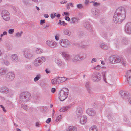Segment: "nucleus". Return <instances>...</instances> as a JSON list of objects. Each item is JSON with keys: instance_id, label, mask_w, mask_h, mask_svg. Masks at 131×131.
I'll return each mask as SVG.
<instances>
[{"instance_id": "f257e3e1", "label": "nucleus", "mask_w": 131, "mask_h": 131, "mask_svg": "<svg viewBox=\"0 0 131 131\" xmlns=\"http://www.w3.org/2000/svg\"><path fill=\"white\" fill-rule=\"evenodd\" d=\"M126 12L124 9L119 8L116 10L113 16V20L115 23H120L125 18Z\"/></svg>"}, {"instance_id": "f03ea898", "label": "nucleus", "mask_w": 131, "mask_h": 131, "mask_svg": "<svg viewBox=\"0 0 131 131\" xmlns=\"http://www.w3.org/2000/svg\"><path fill=\"white\" fill-rule=\"evenodd\" d=\"M69 90L66 88H63L60 91L58 97L61 101H63L68 97L69 94Z\"/></svg>"}, {"instance_id": "7ed1b4c3", "label": "nucleus", "mask_w": 131, "mask_h": 131, "mask_svg": "<svg viewBox=\"0 0 131 131\" xmlns=\"http://www.w3.org/2000/svg\"><path fill=\"white\" fill-rule=\"evenodd\" d=\"M31 97L30 93L28 92H23L21 93L19 96L20 101L23 102H26L29 101Z\"/></svg>"}, {"instance_id": "20e7f679", "label": "nucleus", "mask_w": 131, "mask_h": 131, "mask_svg": "<svg viewBox=\"0 0 131 131\" xmlns=\"http://www.w3.org/2000/svg\"><path fill=\"white\" fill-rule=\"evenodd\" d=\"M22 52L24 56L26 59H30L34 56L32 51L29 48H26L24 49Z\"/></svg>"}, {"instance_id": "39448f33", "label": "nucleus", "mask_w": 131, "mask_h": 131, "mask_svg": "<svg viewBox=\"0 0 131 131\" xmlns=\"http://www.w3.org/2000/svg\"><path fill=\"white\" fill-rule=\"evenodd\" d=\"M46 60V57L42 56L38 57L34 60L33 64L35 67H38L41 65Z\"/></svg>"}, {"instance_id": "423d86ee", "label": "nucleus", "mask_w": 131, "mask_h": 131, "mask_svg": "<svg viewBox=\"0 0 131 131\" xmlns=\"http://www.w3.org/2000/svg\"><path fill=\"white\" fill-rule=\"evenodd\" d=\"M115 44L116 45L120 46L128 44V39L126 38H123L120 41L118 39H116L114 40Z\"/></svg>"}, {"instance_id": "0eeeda50", "label": "nucleus", "mask_w": 131, "mask_h": 131, "mask_svg": "<svg viewBox=\"0 0 131 131\" xmlns=\"http://www.w3.org/2000/svg\"><path fill=\"white\" fill-rule=\"evenodd\" d=\"M109 59L110 62L113 64L119 63L122 61L121 58L114 55L110 56L109 58Z\"/></svg>"}, {"instance_id": "6e6552de", "label": "nucleus", "mask_w": 131, "mask_h": 131, "mask_svg": "<svg viewBox=\"0 0 131 131\" xmlns=\"http://www.w3.org/2000/svg\"><path fill=\"white\" fill-rule=\"evenodd\" d=\"M91 78L93 81L98 82L101 79V74L99 72H94L92 75Z\"/></svg>"}, {"instance_id": "1a4fd4ad", "label": "nucleus", "mask_w": 131, "mask_h": 131, "mask_svg": "<svg viewBox=\"0 0 131 131\" xmlns=\"http://www.w3.org/2000/svg\"><path fill=\"white\" fill-rule=\"evenodd\" d=\"M59 43L60 46L63 48H67L70 45V42L67 39H61L59 41Z\"/></svg>"}, {"instance_id": "9d476101", "label": "nucleus", "mask_w": 131, "mask_h": 131, "mask_svg": "<svg viewBox=\"0 0 131 131\" xmlns=\"http://www.w3.org/2000/svg\"><path fill=\"white\" fill-rule=\"evenodd\" d=\"M1 14L2 17L5 21H8L9 20L10 15L8 11L6 10H4L2 11Z\"/></svg>"}, {"instance_id": "9b49d317", "label": "nucleus", "mask_w": 131, "mask_h": 131, "mask_svg": "<svg viewBox=\"0 0 131 131\" xmlns=\"http://www.w3.org/2000/svg\"><path fill=\"white\" fill-rule=\"evenodd\" d=\"M71 60L73 63H76L83 59V57L79 54H76L72 55Z\"/></svg>"}, {"instance_id": "f8f14e48", "label": "nucleus", "mask_w": 131, "mask_h": 131, "mask_svg": "<svg viewBox=\"0 0 131 131\" xmlns=\"http://www.w3.org/2000/svg\"><path fill=\"white\" fill-rule=\"evenodd\" d=\"M60 54L62 56L64 59L67 61H70L72 59V55H70L66 52L62 51L60 52Z\"/></svg>"}, {"instance_id": "ddd939ff", "label": "nucleus", "mask_w": 131, "mask_h": 131, "mask_svg": "<svg viewBox=\"0 0 131 131\" xmlns=\"http://www.w3.org/2000/svg\"><path fill=\"white\" fill-rule=\"evenodd\" d=\"M46 43L50 47L52 48L56 47L57 46V43L52 40H48L46 41Z\"/></svg>"}, {"instance_id": "4468645a", "label": "nucleus", "mask_w": 131, "mask_h": 131, "mask_svg": "<svg viewBox=\"0 0 131 131\" xmlns=\"http://www.w3.org/2000/svg\"><path fill=\"white\" fill-rule=\"evenodd\" d=\"M6 77L8 81H11L13 80L15 77L14 73L9 72L6 75Z\"/></svg>"}, {"instance_id": "2eb2a0df", "label": "nucleus", "mask_w": 131, "mask_h": 131, "mask_svg": "<svg viewBox=\"0 0 131 131\" xmlns=\"http://www.w3.org/2000/svg\"><path fill=\"white\" fill-rule=\"evenodd\" d=\"M125 32L128 34H131V22L127 23L125 26Z\"/></svg>"}, {"instance_id": "dca6fc26", "label": "nucleus", "mask_w": 131, "mask_h": 131, "mask_svg": "<svg viewBox=\"0 0 131 131\" xmlns=\"http://www.w3.org/2000/svg\"><path fill=\"white\" fill-rule=\"evenodd\" d=\"M10 92V90L7 86H3L0 87V93L2 94H8Z\"/></svg>"}, {"instance_id": "f3484780", "label": "nucleus", "mask_w": 131, "mask_h": 131, "mask_svg": "<svg viewBox=\"0 0 131 131\" xmlns=\"http://www.w3.org/2000/svg\"><path fill=\"white\" fill-rule=\"evenodd\" d=\"M83 111L82 108L79 106L77 107L75 111V115L77 118L80 117L82 114Z\"/></svg>"}, {"instance_id": "a211bd4d", "label": "nucleus", "mask_w": 131, "mask_h": 131, "mask_svg": "<svg viewBox=\"0 0 131 131\" xmlns=\"http://www.w3.org/2000/svg\"><path fill=\"white\" fill-rule=\"evenodd\" d=\"M84 26L86 28L87 30L90 32H91L93 30L92 26L88 22H85L83 24Z\"/></svg>"}, {"instance_id": "6ab92c4d", "label": "nucleus", "mask_w": 131, "mask_h": 131, "mask_svg": "<svg viewBox=\"0 0 131 131\" xmlns=\"http://www.w3.org/2000/svg\"><path fill=\"white\" fill-rule=\"evenodd\" d=\"M84 26L86 28L87 30L90 32H91L93 30L92 26L88 22H85L83 24Z\"/></svg>"}, {"instance_id": "aec40b11", "label": "nucleus", "mask_w": 131, "mask_h": 131, "mask_svg": "<svg viewBox=\"0 0 131 131\" xmlns=\"http://www.w3.org/2000/svg\"><path fill=\"white\" fill-rule=\"evenodd\" d=\"M125 77H126L127 81L131 86V70L127 72Z\"/></svg>"}, {"instance_id": "412c9836", "label": "nucleus", "mask_w": 131, "mask_h": 131, "mask_svg": "<svg viewBox=\"0 0 131 131\" xmlns=\"http://www.w3.org/2000/svg\"><path fill=\"white\" fill-rule=\"evenodd\" d=\"M91 13L94 16L97 17L99 15L100 10L96 8H93L91 9Z\"/></svg>"}, {"instance_id": "4be33fe9", "label": "nucleus", "mask_w": 131, "mask_h": 131, "mask_svg": "<svg viewBox=\"0 0 131 131\" xmlns=\"http://www.w3.org/2000/svg\"><path fill=\"white\" fill-rule=\"evenodd\" d=\"M86 113L90 116H93L95 115L96 112L93 109L89 108L86 110Z\"/></svg>"}, {"instance_id": "5701e85b", "label": "nucleus", "mask_w": 131, "mask_h": 131, "mask_svg": "<svg viewBox=\"0 0 131 131\" xmlns=\"http://www.w3.org/2000/svg\"><path fill=\"white\" fill-rule=\"evenodd\" d=\"M10 58L12 61L15 63H17L19 61L18 57L16 54H12L10 56Z\"/></svg>"}, {"instance_id": "b1692460", "label": "nucleus", "mask_w": 131, "mask_h": 131, "mask_svg": "<svg viewBox=\"0 0 131 131\" xmlns=\"http://www.w3.org/2000/svg\"><path fill=\"white\" fill-rule=\"evenodd\" d=\"M8 72L7 68L5 67H1L0 68V74L4 75Z\"/></svg>"}, {"instance_id": "393cba45", "label": "nucleus", "mask_w": 131, "mask_h": 131, "mask_svg": "<svg viewBox=\"0 0 131 131\" xmlns=\"http://www.w3.org/2000/svg\"><path fill=\"white\" fill-rule=\"evenodd\" d=\"M87 121V118L86 116H82L80 119V122L82 124H84Z\"/></svg>"}, {"instance_id": "a878e982", "label": "nucleus", "mask_w": 131, "mask_h": 131, "mask_svg": "<svg viewBox=\"0 0 131 131\" xmlns=\"http://www.w3.org/2000/svg\"><path fill=\"white\" fill-rule=\"evenodd\" d=\"M55 63L59 67L63 65V63L61 60L59 58H56L55 60Z\"/></svg>"}, {"instance_id": "bb28decb", "label": "nucleus", "mask_w": 131, "mask_h": 131, "mask_svg": "<svg viewBox=\"0 0 131 131\" xmlns=\"http://www.w3.org/2000/svg\"><path fill=\"white\" fill-rule=\"evenodd\" d=\"M128 92L127 91L121 90L120 92V94L122 98H124L127 96Z\"/></svg>"}, {"instance_id": "cd10ccee", "label": "nucleus", "mask_w": 131, "mask_h": 131, "mask_svg": "<svg viewBox=\"0 0 131 131\" xmlns=\"http://www.w3.org/2000/svg\"><path fill=\"white\" fill-rule=\"evenodd\" d=\"M79 19V18L73 17L71 19L70 23H71L76 24L78 23Z\"/></svg>"}, {"instance_id": "c85d7f7f", "label": "nucleus", "mask_w": 131, "mask_h": 131, "mask_svg": "<svg viewBox=\"0 0 131 131\" xmlns=\"http://www.w3.org/2000/svg\"><path fill=\"white\" fill-rule=\"evenodd\" d=\"M35 52L36 54H40L43 52V50L41 48H38L36 49Z\"/></svg>"}, {"instance_id": "c756f323", "label": "nucleus", "mask_w": 131, "mask_h": 131, "mask_svg": "<svg viewBox=\"0 0 131 131\" xmlns=\"http://www.w3.org/2000/svg\"><path fill=\"white\" fill-rule=\"evenodd\" d=\"M77 127L74 126H71L67 129V131H77Z\"/></svg>"}, {"instance_id": "7c9ffc66", "label": "nucleus", "mask_w": 131, "mask_h": 131, "mask_svg": "<svg viewBox=\"0 0 131 131\" xmlns=\"http://www.w3.org/2000/svg\"><path fill=\"white\" fill-rule=\"evenodd\" d=\"M64 34L68 36H70L71 34V31L68 29H65L63 30Z\"/></svg>"}, {"instance_id": "2f4dec72", "label": "nucleus", "mask_w": 131, "mask_h": 131, "mask_svg": "<svg viewBox=\"0 0 131 131\" xmlns=\"http://www.w3.org/2000/svg\"><path fill=\"white\" fill-rule=\"evenodd\" d=\"M100 46L102 48L105 50H107L109 48V46L105 43H101Z\"/></svg>"}, {"instance_id": "473e14b6", "label": "nucleus", "mask_w": 131, "mask_h": 131, "mask_svg": "<svg viewBox=\"0 0 131 131\" xmlns=\"http://www.w3.org/2000/svg\"><path fill=\"white\" fill-rule=\"evenodd\" d=\"M70 108V106H67L60 108L59 111L61 112H64L68 111Z\"/></svg>"}, {"instance_id": "72a5a7b5", "label": "nucleus", "mask_w": 131, "mask_h": 131, "mask_svg": "<svg viewBox=\"0 0 131 131\" xmlns=\"http://www.w3.org/2000/svg\"><path fill=\"white\" fill-rule=\"evenodd\" d=\"M29 0H22L23 4L27 6H29L31 5V4L29 2Z\"/></svg>"}, {"instance_id": "f704fd0d", "label": "nucleus", "mask_w": 131, "mask_h": 131, "mask_svg": "<svg viewBox=\"0 0 131 131\" xmlns=\"http://www.w3.org/2000/svg\"><path fill=\"white\" fill-rule=\"evenodd\" d=\"M41 78V75L40 74L37 75L34 79V82H36L39 79Z\"/></svg>"}, {"instance_id": "c9c22d12", "label": "nucleus", "mask_w": 131, "mask_h": 131, "mask_svg": "<svg viewBox=\"0 0 131 131\" xmlns=\"http://www.w3.org/2000/svg\"><path fill=\"white\" fill-rule=\"evenodd\" d=\"M101 35L103 37L105 38H107V37L108 36H107V33L105 32H102L101 33Z\"/></svg>"}, {"instance_id": "e433bc0d", "label": "nucleus", "mask_w": 131, "mask_h": 131, "mask_svg": "<svg viewBox=\"0 0 131 131\" xmlns=\"http://www.w3.org/2000/svg\"><path fill=\"white\" fill-rule=\"evenodd\" d=\"M90 131H97V128L96 126H92L91 128L90 129Z\"/></svg>"}, {"instance_id": "4c0bfd02", "label": "nucleus", "mask_w": 131, "mask_h": 131, "mask_svg": "<svg viewBox=\"0 0 131 131\" xmlns=\"http://www.w3.org/2000/svg\"><path fill=\"white\" fill-rule=\"evenodd\" d=\"M23 33V32L21 31L20 32H17L16 33L15 35V36L16 37H20L21 36L22 34Z\"/></svg>"}, {"instance_id": "58836bf2", "label": "nucleus", "mask_w": 131, "mask_h": 131, "mask_svg": "<svg viewBox=\"0 0 131 131\" xmlns=\"http://www.w3.org/2000/svg\"><path fill=\"white\" fill-rule=\"evenodd\" d=\"M21 108L26 110H27L28 109V107L27 105L24 104H22L21 106Z\"/></svg>"}, {"instance_id": "ea45409f", "label": "nucleus", "mask_w": 131, "mask_h": 131, "mask_svg": "<svg viewBox=\"0 0 131 131\" xmlns=\"http://www.w3.org/2000/svg\"><path fill=\"white\" fill-rule=\"evenodd\" d=\"M77 7L79 9L84 8V7L81 4H78L77 5Z\"/></svg>"}, {"instance_id": "a19ab883", "label": "nucleus", "mask_w": 131, "mask_h": 131, "mask_svg": "<svg viewBox=\"0 0 131 131\" xmlns=\"http://www.w3.org/2000/svg\"><path fill=\"white\" fill-rule=\"evenodd\" d=\"M102 68L99 65H98L97 66H96L93 69H95L96 70H99L101 69Z\"/></svg>"}, {"instance_id": "79ce46f5", "label": "nucleus", "mask_w": 131, "mask_h": 131, "mask_svg": "<svg viewBox=\"0 0 131 131\" xmlns=\"http://www.w3.org/2000/svg\"><path fill=\"white\" fill-rule=\"evenodd\" d=\"M3 62L4 64L6 66H8L10 64L8 60H4Z\"/></svg>"}, {"instance_id": "37998d69", "label": "nucleus", "mask_w": 131, "mask_h": 131, "mask_svg": "<svg viewBox=\"0 0 131 131\" xmlns=\"http://www.w3.org/2000/svg\"><path fill=\"white\" fill-rule=\"evenodd\" d=\"M85 86L87 88L88 91L89 90V82H86L85 84Z\"/></svg>"}, {"instance_id": "c03bdc74", "label": "nucleus", "mask_w": 131, "mask_h": 131, "mask_svg": "<svg viewBox=\"0 0 131 131\" xmlns=\"http://www.w3.org/2000/svg\"><path fill=\"white\" fill-rule=\"evenodd\" d=\"M56 15V14L55 13H53L51 14V17L52 19L54 18Z\"/></svg>"}, {"instance_id": "a18cd8bd", "label": "nucleus", "mask_w": 131, "mask_h": 131, "mask_svg": "<svg viewBox=\"0 0 131 131\" xmlns=\"http://www.w3.org/2000/svg\"><path fill=\"white\" fill-rule=\"evenodd\" d=\"M61 119V115H59L56 118V121L58 122L60 121Z\"/></svg>"}, {"instance_id": "49530a36", "label": "nucleus", "mask_w": 131, "mask_h": 131, "mask_svg": "<svg viewBox=\"0 0 131 131\" xmlns=\"http://www.w3.org/2000/svg\"><path fill=\"white\" fill-rule=\"evenodd\" d=\"M56 78H54L53 79H52L51 80V82L52 83V84H53L54 85L55 84H57V82L56 81Z\"/></svg>"}, {"instance_id": "de8ad7c7", "label": "nucleus", "mask_w": 131, "mask_h": 131, "mask_svg": "<svg viewBox=\"0 0 131 131\" xmlns=\"http://www.w3.org/2000/svg\"><path fill=\"white\" fill-rule=\"evenodd\" d=\"M14 32V29H9L8 31V33L10 34H13Z\"/></svg>"}, {"instance_id": "09e8293b", "label": "nucleus", "mask_w": 131, "mask_h": 131, "mask_svg": "<svg viewBox=\"0 0 131 131\" xmlns=\"http://www.w3.org/2000/svg\"><path fill=\"white\" fill-rule=\"evenodd\" d=\"M60 36V35L58 34H57L55 36V39L57 41L59 39V38Z\"/></svg>"}, {"instance_id": "8fccbe9b", "label": "nucleus", "mask_w": 131, "mask_h": 131, "mask_svg": "<svg viewBox=\"0 0 131 131\" xmlns=\"http://www.w3.org/2000/svg\"><path fill=\"white\" fill-rule=\"evenodd\" d=\"M0 107L2 109V110L4 112H6V110L5 109L3 105H0Z\"/></svg>"}, {"instance_id": "3c124183", "label": "nucleus", "mask_w": 131, "mask_h": 131, "mask_svg": "<svg viewBox=\"0 0 131 131\" xmlns=\"http://www.w3.org/2000/svg\"><path fill=\"white\" fill-rule=\"evenodd\" d=\"M100 4L97 2H94V3L93 4V5L94 6H97L100 5Z\"/></svg>"}, {"instance_id": "603ef678", "label": "nucleus", "mask_w": 131, "mask_h": 131, "mask_svg": "<svg viewBox=\"0 0 131 131\" xmlns=\"http://www.w3.org/2000/svg\"><path fill=\"white\" fill-rule=\"evenodd\" d=\"M56 81L57 84H58L59 83H61L60 81V80H59V77L56 78Z\"/></svg>"}, {"instance_id": "864d4df0", "label": "nucleus", "mask_w": 131, "mask_h": 131, "mask_svg": "<svg viewBox=\"0 0 131 131\" xmlns=\"http://www.w3.org/2000/svg\"><path fill=\"white\" fill-rule=\"evenodd\" d=\"M96 61H97V59L96 58H93L92 59L91 61V63H93L95 62H96Z\"/></svg>"}, {"instance_id": "5fc2aeb1", "label": "nucleus", "mask_w": 131, "mask_h": 131, "mask_svg": "<svg viewBox=\"0 0 131 131\" xmlns=\"http://www.w3.org/2000/svg\"><path fill=\"white\" fill-rule=\"evenodd\" d=\"M7 34V32L6 31H4L3 33L0 36L1 37H2L3 35H6Z\"/></svg>"}, {"instance_id": "6e6d98bb", "label": "nucleus", "mask_w": 131, "mask_h": 131, "mask_svg": "<svg viewBox=\"0 0 131 131\" xmlns=\"http://www.w3.org/2000/svg\"><path fill=\"white\" fill-rule=\"evenodd\" d=\"M51 121V118H48L46 121V122L47 124H49Z\"/></svg>"}, {"instance_id": "4d7b16f0", "label": "nucleus", "mask_w": 131, "mask_h": 131, "mask_svg": "<svg viewBox=\"0 0 131 131\" xmlns=\"http://www.w3.org/2000/svg\"><path fill=\"white\" fill-rule=\"evenodd\" d=\"M61 77L63 82H64L66 80L67 78L66 77Z\"/></svg>"}, {"instance_id": "13d9d810", "label": "nucleus", "mask_w": 131, "mask_h": 131, "mask_svg": "<svg viewBox=\"0 0 131 131\" xmlns=\"http://www.w3.org/2000/svg\"><path fill=\"white\" fill-rule=\"evenodd\" d=\"M6 103L8 105H10L12 104V102L9 101H6Z\"/></svg>"}, {"instance_id": "bf43d9fd", "label": "nucleus", "mask_w": 131, "mask_h": 131, "mask_svg": "<svg viewBox=\"0 0 131 131\" xmlns=\"http://www.w3.org/2000/svg\"><path fill=\"white\" fill-rule=\"evenodd\" d=\"M65 19L67 21H69L70 20V18L68 16H66L65 17Z\"/></svg>"}, {"instance_id": "052dcab7", "label": "nucleus", "mask_w": 131, "mask_h": 131, "mask_svg": "<svg viewBox=\"0 0 131 131\" xmlns=\"http://www.w3.org/2000/svg\"><path fill=\"white\" fill-rule=\"evenodd\" d=\"M67 2V1L66 0H64L61 1L60 3L61 4H65Z\"/></svg>"}, {"instance_id": "680f3d73", "label": "nucleus", "mask_w": 131, "mask_h": 131, "mask_svg": "<svg viewBox=\"0 0 131 131\" xmlns=\"http://www.w3.org/2000/svg\"><path fill=\"white\" fill-rule=\"evenodd\" d=\"M13 95V92H10L8 94V95L10 97H12Z\"/></svg>"}, {"instance_id": "e2e57ef3", "label": "nucleus", "mask_w": 131, "mask_h": 131, "mask_svg": "<svg viewBox=\"0 0 131 131\" xmlns=\"http://www.w3.org/2000/svg\"><path fill=\"white\" fill-rule=\"evenodd\" d=\"M45 20H40V24L41 25L43 23H45Z\"/></svg>"}, {"instance_id": "0e129e2a", "label": "nucleus", "mask_w": 131, "mask_h": 131, "mask_svg": "<svg viewBox=\"0 0 131 131\" xmlns=\"http://www.w3.org/2000/svg\"><path fill=\"white\" fill-rule=\"evenodd\" d=\"M56 91V89L54 88H52L51 90V92L52 93H54Z\"/></svg>"}, {"instance_id": "69168bd1", "label": "nucleus", "mask_w": 131, "mask_h": 131, "mask_svg": "<svg viewBox=\"0 0 131 131\" xmlns=\"http://www.w3.org/2000/svg\"><path fill=\"white\" fill-rule=\"evenodd\" d=\"M28 109L29 111L30 112H31L33 110V108L32 107H28Z\"/></svg>"}, {"instance_id": "338daca9", "label": "nucleus", "mask_w": 131, "mask_h": 131, "mask_svg": "<svg viewBox=\"0 0 131 131\" xmlns=\"http://www.w3.org/2000/svg\"><path fill=\"white\" fill-rule=\"evenodd\" d=\"M60 24L61 25H63L64 26H65L67 25V23H65L64 21H62L60 23Z\"/></svg>"}, {"instance_id": "774afa93", "label": "nucleus", "mask_w": 131, "mask_h": 131, "mask_svg": "<svg viewBox=\"0 0 131 131\" xmlns=\"http://www.w3.org/2000/svg\"><path fill=\"white\" fill-rule=\"evenodd\" d=\"M40 125V124L38 122H37L36 124V126L37 127H39Z\"/></svg>"}]
</instances>
